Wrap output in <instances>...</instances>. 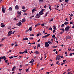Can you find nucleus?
I'll return each instance as SVG.
<instances>
[{
  "label": "nucleus",
  "instance_id": "13d9d810",
  "mask_svg": "<svg viewBox=\"0 0 74 74\" xmlns=\"http://www.w3.org/2000/svg\"><path fill=\"white\" fill-rule=\"evenodd\" d=\"M32 63V60L31 61L29 62V63Z\"/></svg>",
  "mask_w": 74,
  "mask_h": 74
},
{
  "label": "nucleus",
  "instance_id": "4c0bfd02",
  "mask_svg": "<svg viewBox=\"0 0 74 74\" xmlns=\"http://www.w3.org/2000/svg\"><path fill=\"white\" fill-rule=\"evenodd\" d=\"M29 40H33V37L30 38H29Z\"/></svg>",
  "mask_w": 74,
  "mask_h": 74
},
{
  "label": "nucleus",
  "instance_id": "c03bdc74",
  "mask_svg": "<svg viewBox=\"0 0 74 74\" xmlns=\"http://www.w3.org/2000/svg\"><path fill=\"white\" fill-rule=\"evenodd\" d=\"M60 56V57L61 58H63V56Z\"/></svg>",
  "mask_w": 74,
  "mask_h": 74
},
{
  "label": "nucleus",
  "instance_id": "2eb2a0df",
  "mask_svg": "<svg viewBox=\"0 0 74 74\" xmlns=\"http://www.w3.org/2000/svg\"><path fill=\"white\" fill-rule=\"evenodd\" d=\"M56 58H57L58 60H59V59H60V56H57L56 57Z\"/></svg>",
  "mask_w": 74,
  "mask_h": 74
},
{
  "label": "nucleus",
  "instance_id": "0e129e2a",
  "mask_svg": "<svg viewBox=\"0 0 74 74\" xmlns=\"http://www.w3.org/2000/svg\"><path fill=\"white\" fill-rule=\"evenodd\" d=\"M11 34H8V36H11Z\"/></svg>",
  "mask_w": 74,
  "mask_h": 74
},
{
  "label": "nucleus",
  "instance_id": "603ef678",
  "mask_svg": "<svg viewBox=\"0 0 74 74\" xmlns=\"http://www.w3.org/2000/svg\"><path fill=\"white\" fill-rule=\"evenodd\" d=\"M37 37H38V36H40V34H38L36 35Z\"/></svg>",
  "mask_w": 74,
  "mask_h": 74
},
{
  "label": "nucleus",
  "instance_id": "a18cd8bd",
  "mask_svg": "<svg viewBox=\"0 0 74 74\" xmlns=\"http://www.w3.org/2000/svg\"><path fill=\"white\" fill-rule=\"evenodd\" d=\"M40 41V39H39L38 41V42H39Z\"/></svg>",
  "mask_w": 74,
  "mask_h": 74
},
{
  "label": "nucleus",
  "instance_id": "1a4fd4ad",
  "mask_svg": "<svg viewBox=\"0 0 74 74\" xmlns=\"http://www.w3.org/2000/svg\"><path fill=\"white\" fill-rule=\"evenodd\" d=\"M15 8L16 10H18V9H19V7L18 6V5H16L15 7Z\"/></svg>",
  "mask_w": 74,
  "mask_h": 74
},
{
  "label": "nucleus",
  "instance_id": "6e6552de",
  "mask_svg": "<svg viewBox=\"0 0 74 74\" xmlns=\"http://www.w3.org/2000/svg\"><path fill=\"white\" fill-rule=\"evenodd\" d=\"M1 27H5V25H4V23H1Z\"/></svg>",
  "mask_w": 74,
  "mask_h": 74
},
{
  "label": "nucleus",
  "instance_id": "4be33fe9",
  "mask_svg": "<svg viewBox=\"0 0 74 74\" xmlns=\"http://www.w3.org/2000/svg\"><path fill=\"white\" fill-rule=\"evenodd\" d=\"M32 26L29 28V30L30 31H32Z\"/></svg>",
  "mask_w": 74,
  "mask_h": 74
},
{
  "label": "nucleus",
  "instance_id": "c9c22d12",
  "mask_svg": "<svg viewBox=\"0 0 74 74\" xmlns=\"http://www.w3.org/2000/svg\"><path fill=\"white\" fill-rule=\"evenodd\" d=\"M41 25L42 26H44L45 24H44L43 23V24H42Z\"/></svg>",
  "mask_w": 74,
  "mask_h": 74
},
{
  "label": "nucleus",
  "instance_id": "09e8293b",
  "mask_svg": "<svg viewBox=\"0 0 74 74\" xmlns=\"http://www.w3.org/2000/svg\"><path fill=\"white\" fill-rule=\"evenodd\" d=\"M29 71V69H26V72H27V71Z\"/></svg>",
  "mask_w": 74,
  "mask_h": 74
},
{
  "label": "nucleus",
  "instance_id": "f03ea898",
  "mask_svg": "<svg viewBox=\"0 0 74 74\" xmlns=\"http://www.w3.org/2000/svg\"><path fill=\"white\" fill-rule=\"evenodd\" d=\"M45 47H48L49 46V45L48 43V42H46L45 43Z\"/></svg>",
  "mask_w": 74,
  "mask_h": 74
},
{
  "label": "nucleus",
  "instance_id": "aec40b11",
  "mask_svg": "<svg viewBox=\"0 0 74 74\" xmlns=\"http://www.w3.org/2000/svg\"><path fill=\"white\" fill-rule=\"evenodd\" d=\"M69 23V22H66L65 23H64V24L65 25H67V24Z\"/></svg>",
  "mask_w": 74,
  "mask_h": 74
},
{
  "label": "nucleus",
  "instance_id": "4468645a",
  "mask_svg": "<svg viewBox=\"0 0 74 74\" xmlns=\"http://www.w3.org/2000/svg\"><path fill=\"white\" fill-rule=\"evenodd\" d=\"M34 53H36V54H37V55L39 54V53L38 52V51H35L34 52Z\"/></svg>",
  "mask_w": 74,
  "mask_h": 74
},
{
  "label": "nucleus",
  "instance_id": "c85d7f7f",
  "mask_svg": "<svg viewBox=\"0 0 74 74\" xmlns=\"http://www.w3.org/2000/svg\"><path fill=\"white\" fill-rule=\"evenodd\" d=\"M59 63V61H58L56 62V64H58V63Z\"/></svg>",
  "mask_w": 74,
  "mask_h": 74
},
{
  "label": "nucleus",
  "instance_id": "37998d69",
  "mask_svg": "<svg viewBox=\"0 0 74 74\" xmlns=\"http://www.w3.org/2000/svg\"><path fill=\"white\" fill-rule=\"evenodd\" d=\"M22 11L23 12H26V10H23Z\"/></svg>",
  "mask_w": 74,
  "mask_h": 74
},
{
  "label": "nucleus",
  "instance_id": "774afa93",
  "mask_svg": "<svg viewBox=\"0 0 74 74\" xmlns=\"http://www.w3.org/2000/svg\"><path fill=\"white\" fill-rule=\"evenodd\" d=\"M39 15L38 14H37L36 15V16H39Z\"/></svg>",
  "mask_w": 74,
  "mask_h": 74
},
{
  "label": "nucleus",
  "instance_id": "864d4df0",
  "mask_svg": "<svg viewBox=\"0 0 74 74\" xmlns=\"http://www.w3.org/2000/svg\"><path fill=\"white\" fill-rule=\"evenodd\" d=\"M29 66V65L27 64H25V66H26V67H27V66Z\"/></svg>",
  "mask_w": 74,
  "mask_h": 74
},
{
  "label": "nucleus",
  "instance_id": "ea45409f",
  "mask_svg": "<svg viewBox=\"0 0 74 74\" xmlns=\"http://www.w3.org/2000/svg\"><path fill=\"white\" fill-rule=\"evenodd\" d=\"M53 38H55V35H53L52 36Z\"/></svg>",
  "mask_w": 74,
  "mask_h": 74
},
{
  "label": "nucleus",
  "instance_id": "0eeeda50",
  "mask_svg": "<svg viewBox=\"0 0 74 74\" xmlns=\"http://www.w3.org/2000/svg\"><path fill=\"white\" fill-rule=\"evenodd\" d=\"M21 25H22V23H21V22H20L19 23H18L17 24V26H21Z\"/></svg>",
  "mask_w": 74,
  "mask_h": 74
},
{
  "label": "nucleus",
  "instance_id": "c756f323",
  "mask_svg": "<svg viewBox=\"0 0 74 74\" xmlns=\"http://www.w3.org/2000/svg\"><path fill=\"white\" fill-rule=\"evenodd\" d=\"M53 18H51V19L50 22H52V21H53Z\"/></svg>",
  "mask_w": 74,
  "mask_h": 74
},
{
  "label": "nucleus",
  "instance_id": "338daca9",
  "mask_svg": "<svg viewBox=\"0 0 74 74\" xmlns=\"http://www.w3.org/2000/svg\"><path fill=\"white\" fill-rule=\"evenodd\" d=\"M56 54H58V51H56Z\"/></svg>",
  "mask_w": 74,
  "mask_h": 74
},
{
  "label": "nucleus",
  "instance_id": "f257e3e1",
  "mask_svg": "<svg viewBox=\"0 0 74 74\" xmlns=\"http://www.w3.org/2000/svg\"><path fill=\"white\" fill-rule=\"evenodd\" d=\"M70 29V26H68L66 27L65 28V30L66 32L68 31Z\"/></svg>",
  "mask_w": 74,
  "mask_h": 74
},
{
  "label": "nucleus",
  "instance_id": "58836bf2",
  "mask_svg": "<svg viewBox=\"0 0 74 74\" xmlns=\"http://www.w3.org/2000/svg\"><path fill=\"white\" fill-rule=\"evenodd\" d=\"M13 56H11L10 57H9L10 59H12L13 58Z\"/></svg>",
  "mask_w": 74,
  "mask_h": 74
},
{
  "label": "nucleus",
  "instance_id": "6e6d98bb",
  "mask_svg": "<svg viewBox=\"0 0 74 74\" xmlns=\"http://www.w3.org/2000/svg\"><path fill=\"white\" fill-rule=\"evenodd\" d=\"M44 8H47V6L46 5H45V6L44 7Z\"/></svg>",
  "mask_w": 74,
  "mask_h": 74
},
{
  "label": "nucleus",
  "instance_id": "e2e57ef3",
  "mask_svg": "<svg viewBox=\"0 0 74 74\" xmlns=\"http://www.w3.org/2000/svg\"><path fill=\"white\" fill-rule=\"evenodd\" d=\"M38 47H40V44H38Z\"/></svg>",
  "mask_w": 74,
  "mask_h": 74
},
{
  "label": "nucleus",
  "instance_id": "79ce46f5",
  "mask_svg": "<svg viewBox=\"0 0 74 74\" xmlns=\"http://www.w3.org/2000/svg\"><path fill=\"white\" fill-rule=\"evenodd\" d=\"M34 36V34H30V36Z\"/></svg>",
  "mask_w": 74,
  "mask_h": 74
},
{
  "label": "nucleus",
  "instance_id": "20e7f679",
  "mask_svg": "<svg viewBox=\"0 0 74 74\" xmlns=\"http://www.w3.org/2000/svg\"><path fill=\"white\" fill-rule=\"evenodd\" d=\"M17 13L18 15L17 16V17H18V16H19L21 15V13H22V12L21 11H20V12H17Z\"/></svg>",
  "mask_w": 74,
  "mask_h": 74
},
{
  "label": "nucleus",
  "instance_id": "a878e982",
  "mask_svg": "<svg viewBox=\"0 0 74 74\" xmlns=\"http://www.w3.org/2000/svg\"><path fill=\"white\" fill-rule=\"evenodd\" d=\"M60 30H62V32H64V28H62V29H60Z\"/></svg>",
  "mask_w": 74,
  "mask_h": 74
},
{
  "label": "nucleus",
  "instance_id": "49530a36",
  "mask_svg": "<svg viewBox=\"0 0 74 74\" xmlns=\"http://www.w3.org/2000/svg\"><path fill=\"white\" fill-rule=\"evenodd\" d=\"M39 3H41L42 2V0H40L39 1Z\"/></svg>",
  "mask_w": 74,
  "mask_h": 74
},
{
  "label": "nucleus",
  "instance_id": "7c9ffc66",
  "mask_svg": "<svg viewBox=\"0 0 74 74\" xmlns=\"http://www.w3.org/2000/svg\"><path fill=\"white\" fill-rule=\"evenodd\" d=\"M64 24H62V25L61 27H64Z\"/></svg>",
  "mask_w": 74,
  "mask_h": 74
},
{
  "label": "nucleus",
  "instance_id": "052dcab7",
  "mask_svg": "<svg viewBox=\"0 0 74 74\" xmlns=\"http://www.w3.org/2000/svg\"><path fill=\"white\" fill-rule=\"evenodd\" d=\"M50 65H51V66H53V64H50Z\"/></svg>",
  "mask_w": 74,
  "mask_h": 74
},
{
  "label": "nucleus",
  "instance_id": "ddd939ff",
  "mask_svg": "<svg viewBox=\"0 0 74 74\" xmlns=\"http://www.w3.org/2000/svg\"><path fill=\"white\" fill-rule=\"evenodd\" d=\"M1 59H4V58H5V56H4L3 57H0Z\"/></svg>",
  "mask_w": 74,
  "mask_h": 74
},
{
  "label": "nucleus",
  "instance_id": "bb28decb",
  "mask_svg": "<svg viewBox=\"0 0 74 74\" xmlns=\"http://www.w3.org/2000/svg\"><path fill=\"white\" fill-rule=\"evenodd\" d=\"M40 16H36V18H40Z\"/></svg>",
  "mask_w": 74,
  "mask_h": 74
},
{
  "label": "nucleus",
  "instance_id": "bf43d9fd",
  "mask_svg": "<svg viewBox=\"0 0 74 74\" xmlns=\"http://www.w3.org/2000/svg\"><path fill=\"white\" fill-rule=\"evenodd\" d=\"M6 59H7V58H5L3 60H6Z\"/></svg>",
  "mask_w": 74,
  "mask_h": 74
},
{
  "label": "nucleus",
  "instance_id": "69168bd1",
  "mask_svg": "<svg viewBox=\"0 0 74 74\" xmlns=\"http://www.w3.org/2000/svg\"><path fill=\"white\" fill-rule=\"evenodd\" d=\"M53 51L55 52V51H56V49H55L53 50Z\"/></svg>",
  "mask_w": 74,
  "mask_h": 74
},
{
  "label": "nucleus",
  "instance_id": "423d86ee",
  "mask_svg": "<svg viewBox=\"0 0 74 74\" xmlns=\"http://www.w3.org/2000/svg\"><path fill=\"white\" fill-rule=\"evenodd\" d=\"M34 11H37V10H36L35 8H34L32 11V13L33 14L34 12Z\"/></svg>",
  "mask_w": 74,
  "mask_h": 74
},
{
  "label": "nucleus",
  "instance_id": "b1692460",
  "mask_svg": "<svg viewBox=\"0 0 74 74\" xmlns=\"http://www.w3.org/2000/svg\"><path fill=\"white\" fill-rule=\"evenodd\" d=\"M49 29L50 30H51V31H52V28L51 27H49Z\"/></svg>",
  "mask_w": 74,
  "mask_h": 74
},
{
  "label": "nucleus",
  "instance_id": "7ed1b4c3",
  "mask_svg": "<svg viewBox=\"0 0 74 74\" xmlns=\"http://www.w3.org/2000/svg\"><path fill=\"white\" fill-rule=\"evenodd\" d=\"M2 11L3 13H5V8H4V7H3L2 8Z\"/></svg>",
  "mask_w": 74,
  "mask_h": 74
},
{
  "label": "nucleus",
  "instance_id": "cd10ccee",
  "mask_svg": "<svg viewBox=\"0 0 74 74\" xmlns=\"http://www.w3.org/2000/svg\"><path fill=\"white\" fill-rule=\"evenodd\" d=\"M52 8V7H51V6H49V8L50 10H52V9H51V8Z\"/></svg>",
  "mask_w": 74,
  "mask_h": 74
},
{
  "label": "nucleus",
  "instance_id": "3c124183",
  "mask_svg": "<svg viewBox=\"0 0 74 74\" xmlns=\"http://www.w3.org/2000/svg\"><path fill=\"white\" fill-rule=\"evenodd\" d=\"M65 64V62H64V63H62L61 64V65H63V64Z\"/></svg>",
  "mask_w": 74,
  "mask_h": 74
},
{
  "label": "nucleus",
  "instance_id": "f3484780",
  "mask_svg": "<svg viewBox=\"0 0 74 74\" xmlns=\"http://www.w3.org/2000/svg\"><path fill=\"white\" fill-rule=\"evenodd\" d=\"M28 40V38H25L23 39V41H25V40Z\"/></svg>",
  "mask_w": 74,
  "mask_h": 74
},
{
  "label": "nucleus",
  "instance_id": "2f4dec72",
  "mask_svg": "<svg viewBox=\"0 0 74 74\" xmlns=\"http://www.w3.org/2000/svg\"><path fill=\"white\" fill-rule=\"evenodd\" d=\"M48 43H49V44H51V42H50V41H49V40L48 41Z\"/></svg>",
  "mask_w": 74,
  "mask_h": 74
},
{
  "label": "nucleus",
  "instance_id": "de8ad7c7",
  "mask_svg": "<svg viewBox=\"0 0 74 74\" xmlns=\"http://www.w3.org/2000/svg\"><path fill=\"white\" fill-rule=\"evenodd\" d=\"M69 0H65V1L66 2V3H67V2H68Z\"/></svg>",
  "mask_w": 74,
  "mask_h": 74
},
{
  "label": "nucleus",
  "instance_id": "473e14b6",
  "mask_svg": "<svg viewBox=\"0 0 74 74\" xmlns=\"http://www.w3.org/2000/svg\"><path fill=\"white\" fill-rule=\"evenodd\" d=\"M72 55H73V53H70L69 54V56H72Z\"/></svg>",
  "mask_w": 74,
  "mask_h": 74
},
{
  "label": "nucleus",
  "instance_id": "680f3d73",
  "mask_svg": "<svg viewBox=\"0 0 74 74\" xmlns=\"http://www.w3.org/2000/svg\"><path fill=\"white\" fill-rule=\"evenodd\" d=\"M14 58L15 57H18V56H13Z\"/></svg>",
  "mask_w": 74,
  "mask_h": 74
},
{
  "label": "nucleus",
  "instance_id": "e433bc0d",
  "mask_svg": "<svg viewBox=\"0 0 74 74\" xmlns=\"http://www.w3.org/2000/svg\"><path fill=\"white\" fill-rule=\"evenodd\" d=\"M45 11V9H43L42 10V12H43V11Z\"/></svg>",
  "mask_w": 74,
  "mask_h": 74
},
{
  "label": "nucleus",
  "instance_id": "f8f14e48",
  "mask_svg": "<svg viewBox=\"0 0 74 74\" xmlns=\"http://www.w3.org/2000/svg\"><path fill=\"white\" fill-rule=\"evenodd\" d=\"M25 21H26V19H25V18H24L22 20L21 22L22 23H23V22H25Z\"/></svg>",
  "mask_w": 74,
  "mask_h": 74
},
{
  "label": "nucleus",
  "instance_id": "9b49d317",
  "mask_svg": "<svg viewBox=\"0 0 74 74\" xmlns=\"http://www.w3.org/2000/svg\"><path fill=\"white\" fill-rule=\"evenodd\" d=\"M39 14L40 15H42L43 14V12L40 11L39 12Z\"/></svg>",
  "mask_w": 74,
  "mask_h": 74
},
{
  "label": "nucleus",
  "instance_id": "dca6fc26",
  "mask_svg": "<svg viewBox=\"0 0 74 74\" xmlns=\"http://www.w3.org/2000/svg\"><path fill=\"white\" fill-rule=\"evenodd\" d=\"M12 8L10 7L9 8V11H12Z\"/></svg>",
  "mask_w": 74,
  "mask_h": 74
},
{
  "label": "nucleus",
  "instance_id": "72a5a7b5",
  "mask_svg": "<svg viewBox=\"0 0 74 74\" xmlns=\"http://www.w3.org/2000/svg\"><path fill=\"white\" fill-rule=\"evenodd\" d=\"M5 61V62L6 63H7L8 61V60H6L4 61Z\"/></svg>",
  "mask_w": 74,
  "mask_h": 74
},
{
  "label": "nucleus",
  "instance_id": "4d7b16f0",
  "mask_svg": "<svg viewBox=\"0 0 74 74\" xmlns=\"http://www.w3.org/2000/svg\"><path fill=\"white\" fill-rule=\"evenodd\" d=\"M19 53H20V54H23V53L22 52H19Z\"/></svg>",
  "mask_w": 74,
  "mask_h": 74
},
{
  "label": "nucleus",
  "instance_id": "39448f33",
  "mask_svg": "<svg viewBox=\"0 0 74 74\" xmlns=\"http://www.w3.org/2000/svg\"><path fill=\"white\" fill-rule=\"evenodd\" d=\"M50 35V34H48L47 35H46V36H43L42 37L43 38H45L46 37H47L48 36H49Z\"/></svg>",
  "mask_w": 74,
  "mask_h": 74
},
{
  "label": "nucleus",
  "instance_id": "a19ab883",
  "mask_svg": "<svg viewBox=\"0 0 74 74\" xmlns=\"http://www.w3.org/2000/svg\"><path fill=\"white\" fill-rule=\"evenodd\" d=\"M48 12H47L46 14L45 15V16H47V15H48Z\"/></svg>",
  "mask_w": 74,
  "mask_h": 74
},
{
  "label": "nucleus",
  "instance_id": "412c9836",
  "mask_svg": "<svg viewBox=\"0 0 74 74\" xmlns=\"http://www.w3.org/2000/svg\"><path fill=\"white\" fill-rule=\"evenodd\" d=\"M56 27L55 26H53V29L54 30H56Z\"/></svg>",
  "mask_w": 74,
  "mask_h": 74
},
{
  "label": "nucleus",
  "instance_id": "6ab92c4d",
  "mask_svg": "<svg viewBox=\"0 0 74 74\" xmlns=\"http://www.w3.org/2000/svg\"><path fill=\"white\" fill-rule=\"evenodd\" d=\"M22 8L23 10H25V9H26V7H25V6H23L22 7Z\"/></svg>",
  "mask_w": 74,
  "mask_h": 74
},
{
  "label": "nucleus",
  "instance_id": "393cba45",
  "mask_svg": "<svg viewBox=\"0 0 74 74\" xmlns=\"http://www.w3.org/2000/svg\"><path fill=\"white\" fill-rule=\"evenodd\" d=\"M12 33V31H10L9 32H8V34H11Z\"/></svg>",
  "mask_w": 74,
  "mask_h": 74
},
{
  "label": "nucleus",
  "instance_id": "5fc2aeb1",
  "mask_svg": "<svg viewBox=\"0 0 74 74\" xmlns=\"http://www.w3.org/2000/svg\"><path fill=\"white\" fill-rule=\"evenodd\" d=\"M65 61H66V60H63V62H65Z\"/></svg>",
  "mask_w": 74,
  "mask_h": 74
},
{
  "label": "nucleus",
  "instance_id": "8fccbe9b",
  "mask_svg": "<svg viewBox=\"0 0 74 74\" xmlns=\"http://www.w3.org/2000/svg\"><path fill=\"white\" fill-rule=\"evenodd\" d=\"M29 31V29H28V30H27L26 32V33H27Z\"/></svg>",
  "mask_w": 74,
  "mask_h": 74
},
{
  "label": "nucleus",
  "instance_id": "9d476101",
  "mask_svg": "<svg viewBox=\"0 0 74 74\" xmlns=\"http://www.w3.org/2000/svg\"><path fill=\"white\" fill-rule=\"evenodd\" d=\"M66 38L67 39H70L71 38V37L70 36H67Z\"/></svg>",
  "mask_w": 74,
  "mask_h": 74
},
{
  "label": "nucleus",
  "instance_id": "f704fd0d",
  "mask_svg": "<svg viewBox=\"0 0 74 74\" xmlns=\"http://www.w3.org/2000/svg\"><path fill=\"white\" fill-rule=\"evenodd\" d=\"M71 70V69H69L67 70V71L69 72V71H70Z\"/></svg>",
  "mask_w": 74,
  "mask_h": 74
},
{
  "label": "nucleus",
  "instance_id": "a211bd4d",
  "mask_svg": "<svg viewBox=\"0 0 74 74\" xmlns=\"http://www.w3.org/2000/svg\"><path fill=\"white\" fill-rule=\"evenodd\" d=\"M16 68V67L15 66H14L13 68L12 69V71H14V70H15V69Z\"/></svg>",
  "mask_w": 74,
  "mask_h": 74
},
{
  "label": "nucleus",
  "instance_id": "5701e85b",
  "mask_svg": "<svg viewBox=\"0 0 74 74\" xmlns=\"http://www.w3.org/2000/svg\"><path fill=\"white\" fill-rule=\"evenodd\" d=\"M27 49H26L25 51H24L26 53H27Z\"/></svg>",
  "mask_w": 74,
  "mask_h": 74
}]
</instances>
